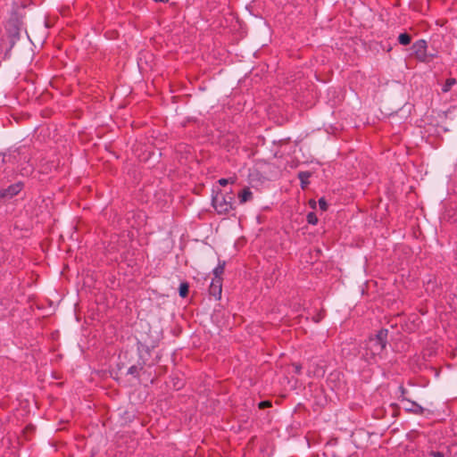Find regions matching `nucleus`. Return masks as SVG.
I'll use <instances>...</instances> for the list:
<instances>
[{"label": "nucleus", "instance_id": "nucleus-1", "mask_svg": "<svg viewBox=\"0 0 457 457\" xmlns=\"http://www.w3.org/2000/svg\"><path fill=\"white\" fill-rule=\"evenodd\" d=\"M388 330L386 328L380 329L375 337H370L366 342L363 358L367 361H370L382 353L387 344Z\"/></svg>", "mask_w": 457, "mask_h": 457}, {"label": "nucleus", "instance_id": "nucleus-2", "mask_svg": "<svg viewBox=\"0 0 457 457\" xmlns=\"http://www.w3.org/2000/svg\"><path fill=\"white\" fill-rule=\"evenodd\" d=\"M232 196H228V199H226L222 195H217L212 198V205L217 212L226 213L232 209Z\"/></svg>", "mask_w": 457, "mask_h": 457}, {"label": "nucleus", "instance_id": "nucleus-3", "mask_svg": "<svg viewBox=\"0 0 457 457\" xmlns=\"http://www.w3.org/2000/svg\"><path fill=\"white\" fill-rule=\"evenodd\" d=\"M222 292V278H212L209 287V294L215 299H220Z\"/></svg>", "mask_w": 457, "mask_h": 457}, {"label": "nucleus", "instance_id": "nucleus-4", "mask_svg": "<svg viewBox=\"0 0 457 457\" xmlns=\"http://www.w3.org/2000/svg\"><path fill=\"white\" fill-rule=\"evenodd\" d=\"M403 403V408L406 411L415 414H423L424 409L415 402L410 401L407 398L401 399Z\"/></svg>", "mask_w": 457, "mask_h": 457}, {"label": "nucleus", "instance_id": "nucleus-5", "mask_svg": "<svg viewBox=\"0 0 457 457\" xmlns=\"http://www.w3.org/2000/svg\"><path fill=\"white\" fill-rule=\"evenodd\" d=\"M22 187L21 183H17L8 187L5 189L0 190V199L2 198H12L16 195Z\"/></svg>", "mask_w": 457, "mask_h": 457}, {"label": "nucleus", "instance_id": "nucleus-6", "mask_svg": "<svg viewBox=\"0 0 457 457\" xmlns=\"http://www.w3.org/2000/svg\"><path fill=\"white\" fill-rule=\"evenodd\" d=\"M412 48L415 51L417 58L421 61H424L426 58L427 42L423 39L419 40L415 44H413Z\"/></svg>", "mask_w": 457, "mask_h": 457}, {"label": "nucleus", "instance_id": "nucleus-7", "mask_svg": "<svg viewBox=\"0 0 457 457\" xmlns=\"http://www.w3.org/2000/svg\"><path fill=\"white\" fill-rule=\"evenodd\" d=\"M238 198L241 204L250 201L253 198V193L248 187H245L239 194Z\"/></svg>", "mask_w": 457, "mask_h": 457}, {"label": "nucleus", "instance_id": "nucleus-8", "mask_svg": "<svg viewBox=\"0 0 457 457\" xmlns=\"http://www.w3.org/2000/svg\"><path fill=\"white\" fill-rule=\"evenodd\" d=\"M226 262L225 261H220L218 266L213 270V278H221L222 274L224 273Z\"/></svg>", "mask_w": 457, "mask_h": 457}, {"label": "nucleus", "instance_id": "nucleus-9", "mask_svg": "<svg viewBox=\"0 0 457 457\" xmlns=\"http://www.w3.org/2000/svg\"><path fill=\"white\" fill-rule=\"evenodd\" d=\"M311 177V173L308 171H301L298 174V178L301 180L302 187L305 188L309 184L308 179Z\"/></svg>", "mask_w": 457, "mask_h": 457}, {"label": "nucleus", "instance_id": "nucleus-10", "mask_svg": "<svg viewBox=\"0 0 457 457\" xmlns=\"http://www.w3.org/2000/svg\"><path fill=\"white\" fill-rule=\"evenodd\" d=\"M398 41L401 45L403 46H407L411 43V37L409 34L407 33H403V34H400L399 37H398Z\"/></svg>", "mask_w": 457, "mask_h": 457}, {"label": "nucleus", "instance_id": "nucleus-11", "mask_svg": "<svg viewBox=\"0 0 457 457\" xmlns=\"http://www.w3.org/2000/svg\"><path fill=\"white\" fill-rule=\"evenodd\" d=\"M189 291V286L187 282H183L179 286V295L183 298L187 297Z\"/></svg>", "mask_w": 457, "mask_h": 457}, {"label": "nucleus", "instance_id": "nucleus-12", "mask_svg": "<svg viewBox=\"0 0 457 457\" xmlns=\"http://www.w3.org/2000/svg\"><path fill=\"white\" fill-rule=\"evenodd\" d=\"M455 83H456V79H448L445 81V86L443 87V91L444 92H448Z\"/></svg>", "mask_w": 457, "mask_h": 457}, {"label": "nucleus", "instance_id": "nucleus-13", "mask_svg": "<svg viewBox=\"0 0 457 457\" xmlns=\"http://www.w3.org/2000/svg\"><path fill=\"white\" fill-rule=\"evenodd\" d=\"M307 220H308L309 224L316 225L318 219H317V216L315 215V213L310 212L307 215Z\"/></svg>", "mask_w": 457, "mask_h": 457}, {"label": "nucleus", "instance_id": "nucleus-14", "mask_svg": "<svg viewBox=\"0 0 457 457\" xmlns=\"http://www.w3.org/2000/svg\"><path fill=\"white\" fill-rule=\"evenodd\" d=\"M140 368H138L137 366L136 365H133L131 366L129 370H128V373L129 374H131L135 377L138 376V371H139Z\"/></svg>", "mask_w": 457, "mask_h": 457}, {"label": "nucleus", "instance_id": "nucleus-15", "mask_svg": "<svg viewBox=\"0 0 457 457\" xmlns=\"http://www.w3.org/2000/svg\"><path fill=\"white\" fill-rule=\"evenodd\" d=\"M428 455L431 457H445V453L441 451H431Z\"/></svg>", "mask_w": 457, "mask_h": 457}, {"label": "nucleus", "instance_id": "nucleus-16", "mask_svg": "<svg viewBox=\"0 0 457 457\" xmlns=\"http://www.w3.org/2000/svg\"><path fill=\"white\" fill-rule=\"evenodd\" d=\"M234 182H235V179H220L219 180V184H220V186H222V187H224V186L228 185V183L233 184Z\"/></svg>", "mask_w": 457, "mask_h": 457}, {"label": "nucleus", "instance_id": "nucleus-17", "mask_svg": "<svg viewBox=\"0 0 457 457\" xmlns=\"http://www.w3.org/2000/svg\"><path fill=\"white\" fill-rule=\"evenodd\" d=\"M259 406V409H265V408H269V407H271V402L270 401H262L261 403H259L258 404Z\"/></svg>", "mask_w": 457, "mask_h": 457}, {"label": "nucleus", "instance_id": "nucleus-18", "mask_svg": "<svg viewBox=\"0 0 457 457\" xmlns=\"http://www.w3.org/2000/svg\"><path fill=\"white\" fill-rule=\"evenodd\" d=\"M319 206L322 211H326L328 209V204L324 198H320L319 200Z\"/></svg>", "mask_w": 457, "mask_h": 457}, {"label": "nucleus", "instance_id": "nucleus-19", "mask_svg": "<svg viewBox=\"0 0 457 457\" xmlns=\"http://www.w3.org/2000/svg\"><path fill=\"white\" fill-rule=\"evenodd\" d=\"M324 318V311L320 312L316 316L313 317V320L318 323Z\"/></svg>", "mask_w": 457, "mask_h": 457}, {"label": "nucleus", "instance_id": "nucleus-20", "mask_svg": "<svg viewBox=\"0 0 457 457\" xmlns=\"http://www.w3.org/2000/svg\"><path fill=\"white\" fill-rule=\"evenodd\" d=\"M293 367L295 368V373L299 374L301 372L302 366L298 363H294Z\"/></svg>", "mask_w": 457, "mask_h": 457}, {"label": "nucleus", "instance_id": "nucleus-21", "mask_svg": "<svg viewBox=\"0 0 457 457\" xmlns=\"http://www.w3.org/2000/svg\"><path fill=\"white\" fill-rule=\"evenodd\" d=\"M399 389L401 391V397H402V399L406 398L405 397L406 389L403 386H402L399 387Z\"/></svg>", "mask_w": 457, "mask_h": 457}, {"label": "nucleus", "instance_id": "nucleus-22", "mask_svg": "<svg viewBox=\"0 0 457 457\" xmlns=\"http://www.w3.org/2000/svg\"><path fill=\"white\" fill-rule=\"evenodd\" d=\"M310 204H311V206H312V208H315V206H316V202H315L314 200H311V201H310Z\"/></svg>", "mask_w": 457, "mask_h": 457}, {"label": "nucleus", "instance_id": "nucleus-23", "mask_svg": "<svg viewBox=\"0 0 457 457\" xmlns=\"http://www.w3.org/2000/svg\"><path fill=\"white\" fill-rule=\"evenodd\" d=\"M4 162V155H3V157H2V162Z\"/></svg>", "mask_w": 457, "mask_h": 457}]
</instances>
